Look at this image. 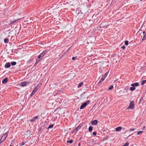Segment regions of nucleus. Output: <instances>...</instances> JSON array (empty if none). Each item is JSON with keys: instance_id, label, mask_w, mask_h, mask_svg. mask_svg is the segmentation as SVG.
<instances>
[{"instance_id": "27", "label": "nucleus", "mask_w": 146, "mask_h": 146, "mask_svg": "<svg viewBox=\"0 0 146 146\" xmlns=\"http://www.w3.org/2000/svg\"><path fill=\"white\" fill-rule=\"evenodd\" d=\"M125 44L126 46L128 45V41L127 40H126L125 42Z\"/></svg>"}, {"instance_id": "30", "label": "nucleus", "mask_w": 146, "mask_h": 146, "mask_svg": "<svg viewBox=\"0 0 146 146\" xmlns=\"http://www.w3.org/2000/svg\"><path fill=\"white\" fill-rule=\"evenodd\" d=\"M92 134L94 136H95L96 135V132H93L92 133Z\"/></svg>"}, {"instance_id": "3", "label": "nucleus", "mask_w": 146, "mask_h": 146, "mask_svg": "<svg viewBox=\"0 0 146 146\" xmlns=\"http://www.w3.org/2000/svg\"><path fill=\"white\" fill-rule=\"evenodd\" d=\"M8 133L7 132L2 137L0 143H1L3 142L6 139V138L7 137Z\"/></svg>"}, {"instance_id": "40", "label": "nucleus", "mask_w": 146, "mask_h": 146, "mask_svg": "<svg viewBox=\"0 0 146 146\" xmlns=\"http://www.w3.org/2000/svg\"><path fill=\"white\" fill-rule=\"evenodd\" d=\"M37 63H36V62L35 63V65H36V64H37Z\"/></svg>"}, {"instance_id": "28", "label": "nucleus", "mask_w": 146, "mask_h": 146, "mask_svg": "<svg viewBox=\"0 0 146 146\" xmlns=\"http://www.w3.org/2000/svg\"><path fill=\"white\" fill-rule=\"evenodd\" d=\"M53 125H50L48 127V129L49 128H51L53 127Z\"/></svg>"}, {"instance_id": "26", "label": "nucleus", "mask_w": 146, "mask_h": 146, "mask_svg": "<svg viewBox=\"0 0 146 146\" xmlns=\"http://www.w3.org/2000/svg\"><path fill=\"white\" fill-rule=\"evenodd\" d=\"M40 60V59L37 58L36 59V63H38Z\"/></svg>"}, {"instance_id": "13", "label": "nucleus", "mask_w": 146, "mask_h": 146, "mask_svg": "<svg viewBox=\"0 0 146 146\" xmlns=\"http://www.w3.org/2000/svg\"><path fill=\"white\" fill-rule=\"evenodd\" d=\"M8 81V78H6L2 80V83H6Z\"/></svg>"}, {"instance_id": "38", "label": "nucleus", "mask_w": 146, "mask_h": 146, "mask_svg": "<svg viewBox=\"0 0 146 146\" xmlns=\"http://www.w3.org/2000/svg\"><path fill=\"white\" fill-rule=\"evenodd\" d=\"M143 34H145V31H144L143 32Z\"/></svg>"}, {"instance_id": "7", "label": "nucleus", "mask_w": 146, "mask_h": 146, "mask_svg": "<svg viewBox=\"0 0 146 146\" xmlns=\"http://www.w3.org/2000/svg\"><path fill=\"white\" fill-rule=\"evenodd\" d=\"M28 84H29V83L26 82H24L21 83L20 86L22 87H24L26 86Z\"/></svg>"}, {"instance_id": "33", "label": "nucleus", "mask_w": 146, "mask_h": 146, "mask_svg": "<svg viewBox=\"0 0 146 146\" xmlns=\"http://www.w3.org/2000/svg\"><path fill=\"white\" fill-rule=\"evenodd\" d=\"M25 144V143L24 142H22L21 144V145H23Z\"/></svg>"}, {"instance_id": "19", "label": "nucleus", "mask_w": 146, "mask_h": 146, "mask_svg": "<svg viewBox=\"0 0 146 146\" xmlns=\"http://www.w3.org/2000/svg\"><path fill=\"white\" fill-rule=\"evenodd\" d=\"M146 40V34H145L143 36V38L142 40V41H143L144 40Z\"/></svg>"}, {"instance_id": "5", "label": "nucleus", "mask_w": 146, "mask_h": 146, "mask_svg": "<svg viewBox=\"0 0 146 146\" xmlns=\"http://www.w3.org/2000/svg\"><path fill=\"white\" fill-rule=\"evenodd\" d=\"M107 76V72L102 77L99 81V83H101L103 82Z\"/></svg>"}, {"instance_id": "6", "label": "nucleus", "mask_w": 146, "mask_h": 146, "mask_svg": "<svg viewBox=\"0 0 146 146\" xmlns=\"http://www.w3.org/2000/svg\"><path fill=\"white\" fill-rule=\"evenodd\" d=\"M95 141L93 139H91L89 140L88 143L90 145H93L95 144L94 143Z\"/></svg>"}, {"instance_id": "42", "label": "nucleus", "mask_w": 146, "mask_h": 146, "mask_svg": "<svg viewBox=\"0 0 146 146\" xmlns=\"http://www.w3.org/2000/svg\"><path fill=\"white\" fill-rule=\"evenodd\" d=\"M9 146H12L11 145H10Z\"/></svg>"}, {"instance_id": "23", "label": "nucleus", "mask_w": 146, "mask_h": 146, "mask_svg": "<svg viewBox=\"0 0 146 146\" xmlns=\"http://www.w3.org/2000/svg\"><path fill=\"white\" fill-rule=\"evenodd\" d=\"M83 84V83L82 82H81L80 83H79L78 86V87L80 88V87H81V86Z\"/></svg>"}, {"instance_id": "31", "label": "nucleus", "mask_w": 146, "mask_h": 146, "mask_svg": "<svg viewBox=\"0 0 146 146\" xmlns=\"http://www.w3.org/2000/svg\"><path fill=\"white\" fill-rule=\"evenodd\" d=\"M30 133L31 131L29 130L27 131V134H29Z\"/></svg>"}, {"instance_id": "37", "label": "nucleus", "mask_w": 146, "mask_h": 146, "mask_svg": "<svg viewBox=\"0 0 146 146\" xmlns=\"http://www.w3.org/2000/svg\"><path fill=\"white\" fill-rule=\"evenodd\" d=\"M145 126L143 127V129H144L145 128Z\"/></svg>"}, {"instance_id": "10", "label": "nucleus", "mask_w": 146, "mask_h": 146, "mask_svg": "<svg viewBox=\"0 0 146 146\" xmlns=\"http://www.w3.org/2000/svg\"><path fill=\"white\" fill-rule=\"evenodd\" d=\"M38 117L37 116H36L35 117H34L33 118L31 119L30 120V121L31 122H33L34 121H35L36 119H38Z\"/></svg>"}, {"instance_id": "16", "label": "nucleus", "mask_w": 146, "mask_h": 146, "mask_svg": "<svg viewBox=\"0 0 146 146\" xmlns=\"http://www.w3.org/2000/svg\"><path fill=\"white\" fill-rule=\"evenodd\" d=\"M97 123L98 122L97 120H94L91 123L92 125H95L97 124Z\"/></svg>"}, {"instance_id": "17", "label": "nucleus", "mask_w": 146, "mask_h": 146, "mask_svg": "<svg viewBox=\"0 0 146 146\" xmlns=\"http://www.w3.org/2000/svg\"><path fill=\"white\" fill-rule=\"evenodd\" d=\"M9 42V40L8 38H5L4 39V42L5 43H7Z\"/></svg>"}, {"instance_id": "8", "label": "nucleus", "mask_w": 146, "mask_h": 146, "mask_svg": "<svg viewBox=\"0 0 146 146\" xmlns=\"http://www.w3.org/2000/svg\"><path fill=\"white\" fill-rule=\"evenodd\" d=\"M80 128V127L78 126V127H76L72 131V133H74L78 130Z\"/></svg>"}, {"instance_id": "4", "label": "nucleus", "mask_w": 146, "mask_h": 146, "mask_svg": "<svg viewBox=\"0 0 146 146\" xmlns=\"http://www.w3.org/2000/svg\"><path fill=\"white\" fill-rule=\"evenodd\" d=\"M90 102L89 101H88L84 103L81 105L80 107V109H83L84 107H85Z\"/></svg>"}, {"instance_id": "11", "label": "nucleus", "mask_w": 146, "mask_h": 146, "mask_svg": "<svg viewBox=\"0 0 146 146\" xmlns=\"http://www.w3.org/2000/svg\"><path fill=\"white\" fill-rule=\"evenodd\" d=\"M139 85V84L138 83H135L131 84V86L133 87H136Z\"/></svg>"}, {"instance_id": "20", "label": "nucleus", "mask_w": 146, "mask_h": 146, "mask_svg": "<svg viewBox=\"0 0 146 146\" xmlns=\"http://www.w3.org/2000/svg\"><path fill=\"white\" fill-rule=\"evenodd\" d=\"M146 82V80H143L142 82H141V84L142 86H143L144 84Z\"/></svg>"}, {"instance_id": "12", "label": "nucleus", "mask_w": 146, "mask_h": 146, "mask_svg": "<svg viewBox=\"0 0 146 146\" xmlns=\"http://www.w3.org/2000/svg\"><path fill=\"white\" fill-rule=\"evenodd\" d=\"M11 66L9 62L6 63L5 65V67L6 68H8L10 67Z\"/></svg>"}, {"instance_id": "34", "label": "nucleus", "mask_w": 146, "mask_h": 146, "mask_svg": "<svg viewBox=\"0 0 146 146\" xmlns=\"http://www.w3.org/2000/svg\"><path fill=\"white\" fill-rule=\"evenodd\" d=\"M121 48H122L123 49H124L125 48V46H123L121 47Z\"/></svg>"}, {"instance_id": "32", "label": "nucleus", "mask_w": 146, "mask_h": 146, "mask_svg": "<svg viewBox=\"0 0 146 146\" xmlns=\"http://www.w3.org/2000/svg\"><path fill=\"white\" fill-rule=\"evenodd\" d=\"M42 58H41V56H40V54L38 56V58H39V59H40L41 60V59Z\"/></svg>"}, {"instance_id": "36", "label": "nucleus", "mask_w": 146, "mask_h": 146, "mask_svg": "<svg viewBox=\"0 0 146 146\" xmlns=\"http://www.w3.org/2000/svg\"><path fill=\"white\" fill-rule=\"evenodd\" d=\"M76 59V58H75L74 57H73L72 58V59L73 60H75Z\"/></svg>"}, {"instance_id": "18", "label": "nucleus", "mask_w": 146, "mask_h": 146, "mask_svg": "<svg viewBox=\"0 0 146 146\" xmlns=\"http://www.w3.org/2000/svg\"><path fill=\"white\" fill-rule=\"evenodd\" d=\"M129 89L131 91H133L135 89V87L133 86L131 87Z\"/></svg>"}, {"instance_id": "14", "label": "nucleus", "mask_w": 146, "mask_h": 146, "mask_svg": "<svg viewBox=\"0 0 146 146\" xmlns=\"http://www.w3.org/2000/svg\"><path fill=\"white\" fill-rule=\"evenodd\" d=\"M47 52L46 50L44 51L41 54H40V56H41V58H42V57Z\"/></svg>"}, {"instance_id": "29", "label": "nucleus", "mask_w": 146, "mask_h": 146, "mask_svg": "<svg viewBox=\"0 0 146 146\" xmlns=\"http://www.w3.org/2000/svg\"><path fill=\"white\" fill-rule=\"evenodd\" d=\"M113 86H111L108 89L109 90H111L113 89Z\"/></svg>"}, {"instance_id": "24", "label": "nucleus", "mask_w": 146, "mask_h": 146, "mask_svg": "<svg viewBox=\"0 0 146 146\" xmlns=\"http://www.w3.org/2000/svg\"><path fill=\"white\" fill-rule=\"evenodd\" d=\"M143 132V131H138L137 133V134L138 135H139L141 134Z\"/></svg>"}, {"instance_id": "15", "label": "nucleus", "mask_w": 146, "mask_h": 146, "mask_svg": "<svg viewBox=\"0 0 146 146\" xmlns=\"http://www.w3.org/2000/svg\"><path fill=\"white\" fill-rule=\"evenodd\" d=\"M122 129V127H118L115 128V131H119Z\"/></svg>"}, {"instance_id": "39", "label": "nucleus", "mask_w": 146, "mask_h": 146, "mask_svg": "<svg viewBox=\"0 0 146 146\" xmlns=\"http://www.w3.org/2000/svg\"><path fill=\"white\" fill-rule=\"evenodd\" d=\"M108 27V25H107V26H106L105 28H107Z\"/></svg>"}, {"instance_id": "2", "label": "nucleus", "mask_w": 146, "mask_h": 146, "mask_svg": "<svg viewBox=\"0 0 146 146\" xmlns=\"http://www.w3.org/2000/svg\"><path fill=\"white\" fill-rule=\"evenodd\" d=\"M135 107V106L134 104V102L133 101H132L130 102V104L128 107L127 108V109H133Z\"/></svg>"}, {"instance_id": "25", "label": "nucleus", "mask_w": 146, "mask_h": 146, "mask_svg": "<svg viewBox=\"0 0 146 146\" xmlns=\"http://www.w3.org/2000/svg\"><path fill=\"white\" fill-rule=\"evenodd\" d=\"M73 141L72 140H70V141H67V143H71L73 142Z\"/></svg>"}, {"instance_id": "1", "label": "nucleus", "mask_w": 146, "mask_h": 146, "mask_svg": "<svg viewBox=\"0 0 146 146\" xmlns=\"http://www.w3.org/2000/svg\"><path fill=\"white\" fill-rule=\"evenodd\" d=\"M40 87V86L39 84H38L34 88L33 90L30 95V96L32 97L35 93L37 90Z\"/></svg>"}, {"instance_id": "22", "label": "nucleus", "mask_w": 146, "mask_h": 146, "mask_svg": "<svg viewBox=\"0 0 146 146\" xmlns=\"http://www.w3.org/2000/svg\"><path fill=\"white\" fill-rule=\"evenodd\" d=\"M11 63L12 66H14L16 64V62H11Z\"/></svg>"}, {"instance_id": "9", "label": "nucleus", "mask_w": 146, "mask_h": 146, "mask_svg": "<svg viewBox=\"0 0 146 146\" xmlns=\"http://www.w3.org/2000/svg\"><path fill=\"white\" fill-rule=\"evenodd\" d=\"M20 19H17L16 20H13V21H10V24L12 25L14 23H15L16 22L17 20H19Z\"/></svg>"}, {"instance_id": "21", "label": "nucleus", "mask_w": 146, "mask_h": 146, "mask_svg": "<svg viewBox=\"0 0 146 146\" xmlns=\"http://www.w3.org/2000/svg\"><path fill=\"white\" fill-rule=\"evenodd\" d=\"M89 131L90 132H91L92 130V127L91 126H90L88 129Z\"/></svg>"}, {"instance_id": "41", "label": "nucleus", "mask_w": 146, "mask_h": 146, "mask_svg": "<svg viewBox=\"0 0 146 146\" xmlns=\"http://www.w3.org/2000/svg\"><path fill=\"white\" fill-rule=\"evenodd\" d=\"M80 143H79V146H80Z\"/></svg>"}, {"instance_id": "35", "label": "nucleus", "mask_w": 146, "mask_h": 146, "mask_svg": "<svg viewBox=\"0 0 146 146\" xmlns=\"http://www.w3.org/2000/svg\"><path fill=\"white\" fill-rule=\"evenodd\" d=\"M135 130V129H134V128H132V129H130V131H133Z\"/></svg>"}]
</instances>
